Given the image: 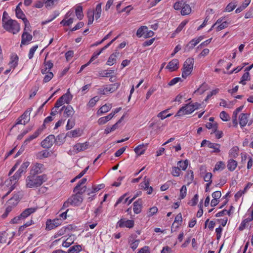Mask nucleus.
<instances>
[{
  "label": "nucleus",
  "instance_id": "obj_23",
  "mask_svg": "<svg viewBox=\"0 0 253 253\" xmlns=\"http://www.w3.org/2000/svg\"><path fill=\"white\" fill-rule=\"evenodd\" d=\"M82 132V130L79 128L68 132L66 134V136L70 137H77L80 136Z\"/></svg>",
  "mask_w": 253,
  "mask_h": 253
},
{
  "label": "nucleus",
  "instance_id": "obj_44",
  "mask_svg": "<svg viewBox=\"0 0 253 253\" xmlns=\"http://www.w3.org/2000/svg\"><path fill=\"white\" fill-rule=\"evenodd\" d=\"M88 25H90L93 23L94 20V12L92 10H89L87 12Z\"/></svg>",
  "mask_w": 253,
  "mask_h": 253
},
{
  "label": "nucleus",
  "instance_id": "obj_57",
  "mask_svg": "<svg viewBox=\"0 0 253 253\" xmlns=\"http://www.w3.org/2000/svg\"><path fill=\"white\" fill-rule=\"evenodd\" d=\"M250 221H251V219H250L248 217V218H246V219H244V220L241 222V224H240V226H239V229L240 230H241H241H243V229H245V227H246V226L248 222H250Z\"/></svg>",
  "mask_w": 253,
  "mask_h": 253
},
{
  "label": "nucleus",
  "instance_id": "obj_53",
  "mask_svg": "<svg viewBox=\"0 0 253 253\" xmlns=\"http://www.w3.org/2000/svg\"><path fill=\"white\" fill-rule=\"evenodd\" d=\"M48 154H49L48 152H47L46 150H43V151L39 152L37 155V157L38 158L41 159L43 158L48 157Z\"/></svg>",
  "mask_w": 253,
  "mask_h": 253
},
{
  "label": "nucleus",
  "instance_id": "obj_43",
  "mask_svg": "<svg viewBox=\"0 0 253 253\" xmlns=\"http://www.w3.org/2000/svg\"><path fill=\"white\" fill-rule=\"evenodd\" d=\"M82 250L80 245H76L71 247L68 250V253H78Z\"/></svg>",
  "mask_w": 253,
  "mask_h": 253
},
{
  "label": "nucleus",
  "instance_id": "obj_34",
  "mask_svg": "<svg viewBox=\"0 0 253 253\" xmlns=\"http://www.w3.org/2000/svg\"><path fill=\"white\" fill-rule=\"evenodd\" d=\"M239 148L237 146L233 147L229 151V155L231 158H235L238 156Z\"/></svg>",
  "mask_w": 253,
  "mask_h": 253
},
{
  "label": "nucleus",
  "instance_id": "obj_63",
  "mask_svg": "<svg viewBox=\"0 0 253 253\" xmlns=\"http://www.w3.org/2000/svg\"><path fill=\"white\" fill-rule=\"evenodd\" d=\"M229 23L227 21H224L222 23H221L220 24H219L217 27H216V30L217 31H219L225 28H226L228 26Z\"/></svg>",
  "mask_w": 253,
  "mask_h": 253
},
{
  "label": "nucleus",
  "instance_id": "obj_48",
  "mask_svg": "<svg viewBox=\"0 0 253 253\" xmlns=\"http://www.w3.org/2000/svg\"><path fill=\"white\" fill-rule=\"evenodd\" d=\"M99 100V97L98 96H95L91 98L87 104V106L89 108L93 107L95 106L96 102Z\"/></svg>",
  "mask_w": 253,
  "mask_h": 253
},
{
  "label": "nucleus",
  "instance_id": "obj_25",
  "mask_svg": "<svg viewBox=\"0 0 253 253\" xmlns=\"http://www.w3.org/2000/svg\"><path fill=\"white\" fill-rule=\"evenodd\" d=\"M18 57L16 54H13L11 57V61L9 62L10 68L14 69L18 64Z\"/></svg>",
  "mask_w": 253,
  "mask_h": 253
},
{
  "label": "nucleus",
  "instance_id": "obj_35",
  "mask_svg": "<svg viewBox=\"0 0 253 253\" xmlns=\"http://www.w3.org/2000/svg\"><path fill=\"white\" fill-rule=\"evenodd\" d=\"M30 163L29 162H26L23 163L20 168L19 169L16 171L17 173H18L20 176H21V174L25 172L28 168V167L29 166Z\"/></svg>",
  "mask_w": 253,
  "mask_h": 253
},
{
  "label": "nucleus",
  "instance_id": "obj_31",
  "mask_svg": "<svg viewBox=\"0 0 253 253\" xmlns=\"http://www.w3.org/2000/svg\"><path fill=\"white\" fill-rule=\"evenodd\" d=\"M76 15L79 20L83 18V7L81 5H77L75 10Z\"/></svg>",
  "mask_w": 253,
  "mask_h": 253
},
{
  "label": "nucleus",
  "instance_id": "obj_32",
  "mask_svg": "<svg viewBox=\"0 0 253 253\" xmlns=\"http://www.w3.org/2000/svg\"><path fill=\"white\" fill-rule=\"evenodd\" d=\"M251 0H245L243 3L236 9L235 12L236 13L241 12L249 5L251 2Z\"/></svg>",
  "mask_w": 253,
  "mask_h": 253
},
{
  "label": "nucleus",
  "instance_id": "obj_17",
  "mask_svg": "<svg viewBox=\"0 0 253 253\" xmlns=\"http://www.w3.org/2000/svg\"><path fill=\"white\" fill-rule=\"evenodd\" d=\"M148 144H141L136 147L134 151L135 153L138 155L140 156L143 154L147 149Z\"/></svg>",
  "mask_w": 253,
  "mask_h": 253
},
{
  "label": "nucleus",
  "instance_id": "obj_38",
  "mask_svg": "<svg viewBox=\"0 0 253 253\" xmlns=\"http://www.w3.org/2000/svg\"><path fill=\"white\" fill-rule=\"evenodd\" d=\"M101 11V3H100L96 5L95 11H94L96 19L100 17Z\"/></svg>",
  "mask_w": 253,
  "mask_h": 253
},
{
  "label": "nucleus",
  "instance_id": "obj_42",
  "mask_svg": "<svg viewBox=\"0 0 253 253\" xmlns=\"http://www.w3.org/2000/svg\"><path fill=\"white\" fill-rule=\"evenodd\" d=\"M65 137L63 134L58 135L56 138L55 137L54 143H55L57 145H60L64 143L65 141Z\"/></svg>",
  "mask_w": 253,
  "mask_h": 253
},
{
  "label": "nucleus",
  "instance_id": "obj_30",
  "mask_svg": "<svg viewBox=\"0 0 253 253\" xmlns=\"http://www.w3.org/2000/svg\"><path fill=\"white\" fill-rule=\"evenodd\" d=\"M21 4V3L20 2L17 6L16 9H15V12H16V17L18 18L21 19L23 20V19L24 18H26L25 17V14H24L23 12L22 11V10L19 7V5Z\"/></svg>",
  "mask_w": 253,
  "mask_h": 253
},
{
  "label": "nucleus",
  "instance_id": "obj_59",
  "mask_svg": "<svg viewBox=\"0 0 253 253\" xmlns=\"http://www.w3.org/2000/svg\"><path fill=\"white\" fill-rule=\"evenodd\" d=\"M220 118L223 121H227L230 119V116L225 111H222L220 113Z\"/></svg>",
  "mask_w": 253,
  "mask_h": 253
},
{
  "label": "nucleus",
  "instance_id": "obj_64",
  "mask_svg": "<svg viewBox=\"0 0 253 253\" xmlns=\"http://www.w3.org/2000/svg\"><path fill=\"white\" fill-rule=\"evenodd\" d=\"M110 119H109L108 117L107 116L103 117H101L98 120V124L99 125L105 124L106 122L109 121Z\"/></svg>",
  "mask_w": 253,
  "mask_h": 253
},
{
  "label": "nucleus",
  "instance_id": "obj_47",
  "mask_svg": "<svg viewBox=\"0 0 253 253\" xmlns=\"http://www.w3.org/2000/svg\"><path fill=\"white\" fill-rule=\"evenodd\" d=\"M86 180L87 179L85 178L82 179L79 182L76 186L74 188L73 192H76V191H78V190H80V189L83 187L81 186L86 182Z\"/></svg>",
  "mask_w": 253,
  "mask_h": 253
},
{
  "label": "nucleus",
  "instance_id": "obj_14",
  "mask_svg": "<svg viewBox=\"0 0 253 253\" xmlns=\"http://www.w3.org/2000/svg\"><path fill=\"white\" fill-rule=\"evenodd\" d=\"M44 169V166L41 163H36L34 164L31 170V173L38 175V174L42 173Z\"/></svg>",
  "mask_w": 253,
  "mask_h": 253
},
{
  "label": "nucleus",
  "instance_id": "obj_1",
  "mask_svg": "<svg viewBox=\"0 0 253 253\" xmlns=\"http://www.w3.org/2000/svg\"><path fill=\"white\" fill-rule=\"evenodd\" d=\"M47 180L46 175H38L31 174L27 176L26 179V186L27 188H37Z\"/></svg>",
  "mask_w": 253,
  "mask_h": 253
},
{
  "label": "nucleus",
  "instance_id": "obj_29",
  "mask_svg": "<svg viewBox=\"0 0 253 253\" xmlns=\"http://www.w3.org/2000/svg\"><path fill=\"white\" fill-rule=\"evenodd\" d=\"M237 166V162L235 160L230 159L228 161L227 168L229 170L233 171L236 168Z\"/></svg>",
  "mask_w": 253,
  "mask_h": 253
},
{
  "label": "nucleus",
  "instance_id": "obj_21",
  "mask_svg": "<svg viewBox=\"0 0 253 253\" xmlns=\"http://www.w3.org/2000/svg\"><path fill=\"white\" fill-rule=\"evenodd\" d=\"M120 53L117 51H116L114 53H112L109 57L107 64L109 66H112L116 63V58L119 55Z\"/></svg>",
  "mask_w": 253,
  "mask_h": 253
},
{
  "label": "nucleus",
  "instance_id": "obj_11",
  "mask_svg": "<svg viewBox=\"0 0 253 253\" xmlns=\"http://www.w3.org/2000/svg\"><path fill=\"white\" fill-rule=\"evenodd\" d=\"M62 111H63L64 117L67 118L72 117L75 113L73 108L70 105L63 106L60 110V113Z\"/></svg>",
  "mask_w": 253,
  "mask_h": 253
},
{
  "label": "nucleus",
  "instance_id": "obj_39",
  "mask_svg": "<svg viewBox=\"0 0 253 253\" xmlns=\"http://www.w3.org/2000/svg\"><path fill=\"white\" fill-rule=\"evenodd\" d=\"M206 126L208 129H212V132H215L217 129V124L216 123L208 122L206 124Z\"/></svg>",
  "mask_w": 253,
  "mask_h": 253
},
{
  "label": "nucleus",
  "instance_id": "obj_9",
  "mask_svg": "<svg viewBox=\"0 0 253 253\" xmlns=\"http://www.w3.org/2000/svg\"><path fill=\"white\" fill-rule=\"evenodd\" d=\"M62 223V220L60 219H54L53 220L48 219L46 222V229L48 230H51Z\"/></svg>",
  "mask_w": 253,
  "mask_h": 253
},
{
  "label": "nucleus",
  "instance_id": "obj_37",
  "mask_svg": "<svg viewBox=\"0 0 253 253\" xmlns=\"http://www.w3.org/2000/svg\"><path fill=\"white\" fill-rule=\"evenodd\" d=\"M64 103L69 104L72 98V96L69 93H66L60 97Z\"/></svg>",
  "mask_w": 253,
  "mask_h": 253
},
{
  "label": "nucleus",
  "instance_id": "obj_18",
  "mask_svg": "<svg viewBox=\"0 0 253 253\" xmlns=\"http://www.w3.org/2000/svg\"><path fill=\"white\" fill-rule=\"evenodd\" d=\"M178 60L176 59H174L168 63L167 68L171 72L175 71L178 69Z\"/></svg>",
  "mask_w": 253,
  "mask_h": 253
},
{
  "label": "nucleus",
  "instance_id": "obj_5",
  "mask_svg": "<svg viewBox=\"0 0 253 253\" xmlns=\"http://www.w3.org/2000/svg\"><path fill=\"white\" fill-rule=\"evenodd\" d=\"M3 28L7 31L15 34L19 32L20 28L18 22L14 20L9 19L2 24Z\"/></svg>",
  "mask_w": 253,
  "mask_h": 253
},
{
  "label": "nucleus",
  "instance_id": "obj_4",
  "mask_svg": "<svg viewBox=\"0 0 253 253\" xmlns=\"http://www.w3.org/2000/svg\"><path fill=\"white\" fill-rule=\"evenodd\" d=\"M20 177L21 176L19 175V174L16 172L14 175L10 177L9 179H6L4 181L3 185V186H5L8 187L9 185H10V186L9 188L8 191L2 197V199H4L5 197H6L15 188V185Z\"/></svg>",
  "mask_w": 253,
  "mask_h": 253
},
{
  "label": "nucleus",
  "instance_id": "obj_58",
  "mask_svg": "<svg viewBox=\"0 0 253 253\" xmlns=\"http://www.w3.org/2000/svg\"><path fill=\"white\" fill-rule=\"evenodd\" d=\"M38 48V45H36L34 46H33L29 51V54H28V57L30 59H32L33 57L34 54L35 52L36 51L37 48Z\"/></svg>",
  "mask_w": 253,
  "mask_h": 253
},
{
  "label": "nucleus",
  "instance_id": "obj_19",
  "mask_svg": "<svg viewBox=\"0 0 253 253\" xmlns=\"http://www.w3.org/2000/svg\"><path fill=\"white\" fill-rule=\"evenodd\" d=\"M21 38V46L22 44H27L32 40L33 37L31 34L25 32L23 33Z\"/></svg>",
  "mask_w": 253,
  "mask_h": 253
},
{
  "label": "nucleus",
  "instance_id": "obj_60",
  "mask_svg": "<svg viewBox=\"0 0 253 253\" xmlns=\"http://www.w3.org/2000/svg\"><path fill=\"white\" fill-rule=\"evenodd\" d=\"M46 74V75L45 76L43 79V82L44 83L49 82L53 77V74L51 72H48Z\"/></svg>",
  "mask_w": 253,
  "mask_h": 253
},
{
  "label": "nucleus",
  "instance_id": "obj_27",
  "mask_svg": "<svg viewBox=\"0 0 253 253\" xmlns=\"http://www.w3.org/2000/svg\"><path fill=\"white\" fill-rule=\"evenodd\" d=\"M208 147L213 149L212 152L218 153L220 152V145L217 143H214L211 142H208Z\"/></svg>",
  "mask_w": 253,
  "mask_h": 253
},
{
  "label": "nucleus",
  "instance_id": "obj_40",
  "mask_svg": "<svg viewBox=\"0 0 253 253\" xmlns=\"http://www.w3.org/2000/svg\"><path fill=\"white\" fill-rule=\"evenodd\" d=\"M59 0H47L45 2V6L47 8H51L57 4Z\"/></svg>",
  "mask_w": 253,
  "mask_h": 253
},
{
  "label": "nucleus",
  "instance_id": "obj_16",
  "mask_svg": "<svg viewBox=\"0 0 253 253\" xmlns=\"http://www.w3.org/2000/svg\"><path fill=\"white\" fill-rule=\"evenodd\" d=\"M88 143L84 142L83 143H77L74 146V150L76 152L84 151L88 148Z\"/></svg>",
  "mask_w": 253,
  "mask_h": 253
},
{
  "label": "nucleus",
  "instance_id": "obj_62",
  "mask_svg": "<svg viewBox=\"0 0 253 253\" xmlns=\"http://www.w3.org/2000/svg\"><path fill=\"white\" fill-rule=\"evenodd\" d=\"M180 169L178 167H173L171 174L174 176H178L180 175Z\"/></svg>",
  "mask_w": 253,
  "mask_h": 253
},
{
  "label": "nucleus",
  "instance_id": "obj_24",
  "mask_svg": "<svg viewBox=\"0 0 253 253\" xmlns=\"http://www.w3.org/2000/svg\"><path fill=\"white\" fill-rule=\"evenodd\" d=\"M249 115L247 114H242L239 117V123L241 126H245L248 121Z\"/></svg>",
  "mask_w": 253,
  "mask_h": 253
},
{
  "label": "nucleus",
  "instance_id": "obj_20",
  "mask_svg": "<svg viewBox=\"0 0 253 253\" xmlns=\"http://www.w3.org/2000/svg\"><path fill=\"white\" fill-rule=\"evenodd\" d=\"M142 201L139 199L133 203V211L135 213L138 214L141 211Z\"/></svg>",
  "mask_w": 253,
  "mask_h": 253
},
{
  "label": "nucleus",
  "instance_id": "obj_52",
  "mask_svg": "<svg viewBox=\"0 0 253 253\" xmlns=\"http://www.w3.org/2000/svg\"><path fill=\"white\" fill-rule=\"evenodd\" d=\"M177 165L178 166V168H179L180 169H181L182 170H184L187 167L188 162L187 160L184 161H180L178 162Z\"/></svg>",
  "mask_w": 253,
  "mask_h": 253
},
{
  "label": "nucleus",
  "instance_id": "obj_10",
  "mask_svg": "<svg viewBox=\"0 0 253 253\" xmlns=\"http://www.w3.org/2000/svg\"><path fill=\"white\" fill-rule=\"evenodd\" d=\"M54 141L55 136L54 135H49L42 141L41 145L44 148H49L53 145Z\"/></svg>",
  "mask_w": 253,
  "mask_h": 253
},
{
  "label": "nucleus",
  "instance_id": "obj_6",
  "mask_svg": "<svg viewBox=\"0 0 253 253\" xmlns=\"http://www.w3.org/2000/svg\"><path fill=\"white\" fill-rule=\"evenodd\" d=\"M194 62V59L192 58H188L184 62L182 72V78L186 79L190 75L193 70Z\"/></svg>",
  "mask_w": 253,
  "mask_h": 253
},
{
  "label": "nucleus",
  "instance_id": "obj_51",
  "mask_svg": "<svg viewBox=\"0 0 253 253\" xmlns=\"http://www.w3.org/2000/svg\"><path fill=\"white\" fill-rule=\"evenodd\" d=\"M114 73V70H110L109 71H101L98 72V76L102 77H110V74Z\"/></svg>",
  "mask_w": 253,
  "mask_h": 253
},
{
  "label": "nucleus",
  "instance_id": "obj_54",
  "mask_svg": "<svg viewBox=\"0 0 253 253\" xmlns=\"http://www.w3.org/2000/svg\"><path fill=\"white\" fill-rule=\"evenodd\" d=\"M184 2L183 0L176 2L173 5V8L177 10L181 9L182 6L184 5Z\"/></svg>",
  "mask_w": 253,
  "mask_h": 253
},
{
  "label": "nucleus",
  "instance_id": "obj_13",
  "mask_svg": "<svg viewBox=\"0 0 253 253\" xmlns=\"http://www.w3.org/2000/svg\"><path fill=\"white\" fill-rule=\"evenodd\" d=\"M22 194L20 192H18L17 193L15 194L13 196L7 201V205L12 207L15 206L19 202L20 199V196Z\"/></svg>",
  "mask_w": 253,
  "mask_h": 253
},
{
  "label": "nucleus",
  "instance_id": "obj_61",
  "mask_svg": "<svg viewBox=\"0 0 253 253\" xmlns=\"http://www.w3.org/2000/svg\"><path fill=\"white\" fill-rule=\"evenodd\" d=\"M75 125V122L74 120H72L71 119H69L67 122V124L66 126L67 130H69L72 128Z\"/></svg>",
  "mask_w": 253,
  "mask_h": 253
},
{
  "label": "nucleus",
  "instance_id": "obj_22",
  "mask_svg": "<svg viewBox=\"0 0 253 253\" xmlns=\"http://www.w3.org/2000/svg\"><path fill=\"white\" fill-rule=\"evenodd\" d=\"M42 130L43 128H39V129H38L33 134L30 135L24 141V144L25 145H27L31 141L37 137L39 136V135L42 132Z\"/></svg>",
  "mask_w": 253,
  "mask_h": 253
},
{
  "label": "nucleus",
  "instance_id": "obj_8",
  "mask_svg": "<svg viewBox=\"0 0 253 253\" xmlns=\"http://www.w3.org/2000/svg\"><path fill=\"white\" fill-rule=\"evenodd\" d=\"M32 111V109L29 108L26 110L25 112L17 119L16 124L25 125L30 121V114Z\"/></svg>",
  "mask_w": 253,
  "mask_h": 253
},
{
  "label": "nucleus",
  "instance_id": "obj_12",
  "mask_svg": "<svg viewBox=\"0 0 253 253\" xmlns=\"http://www.w3.org/2000/svg\"><path fill=\"white\" fill-rule=\"evenodd\" d=\"M117 226L120 227H127L129 228H132L134 226V221L132 220H126L125 219H121L117 222Z\"/></svg>",
  "mask_w": 253,
  "mask_h": 253
},
{
  "label": "nucleus",
  "instance_id": "obj_2",
  "mask_svg": "<svg viewBox=\"0 0 253 253\" xmlns=\"http://www.w3.org/2000/svg\"><path fill=\"white\" fill-rule=\"evenodd\" d=\"M86 190L85 186H83L80 190H78L75 194L73 195L68 199V202H70V205L73 206H78L81 204L83 202V198L81 195L85 192Z\"/></svg>",
  "mask_w": 253,
  "mask_h": 253
},
{
  "label": "nucleus",
  "instance_id": "obj_7",
  "mask_svg": "<svg viewBox=\"0 0 253 253\" xmlns=\"http://www.w3.org/2000/svg\"><path fill=\"white\" fill-rule=\"evenodd\" d=\"M191 104H187L185 106L181 107L175 115V117H182L185 115H188L194 111Z\"/></svg>",
  "mask_w": 253,
  "mask_h": 253
},
{
  "label": "nucleus",
  "instance_id": "obj_3",
  "mask_svg": "<svg viewBox=\"0 0 253 253\" xmlns=\"http://www.w3.org/2000/svg\"><path fill=\"white\" fill-rule=\"evenodd\" d=\"M37 208H30L25 209L22 212L13 218L10 221L11 224H19L21 223L27 217L30 216L32 213L35 212Z\"/></svg>",
  "mask_w": 253,
  "mask_h": 253
},
{
  "label": "nucleus",
  "instance_id": "obj_50",
  "mask_svg": "<svg viewBox=\"0 0 253 253\" xmlns=\"http://www.w3.org/2000/svg\"><path fill=\"white\" fill-rule=\"evenodd\" d=\"M150 180L145 176L144 178V181L141 182L140 184L141 188H143L144 190H146V188H148L149 186Z\"/></svg>",
  "mask_w": 253,
  "mask_h": 253
},
{
  "label": "nucleus",
  "instance_id": "obj_15",
  "mask_svg": "<svg viewBox=\"0 0 253 253\" xmlns=\"http://www.w3.org/2000/svg\"><path fill=\"white\" fill-rule=\"evenodd\" d=\"M120 86V84L115 83L106 86L102 91H100L102 94H105L106 92H113L116 90Z\"/></svg>",
  "mask_w": 253,
  "mask_h": 253
},
{
  "label": "nucleus",
  "instance_id": "obj_49",
  "mask_svg": "<svg viewBox=\"0 0 253 253\" xmlns=\"http://www.w3.org/2000/svg\"><path fill=\"white\" fill-rule=\"evenodd\" d=\"M23 21L25 25V27L24 29L23 32H26V33H28L29 31H31V27L29 21L28 20V19L27 18H24L23 19Z\"/></svg>",
  "mask_w": 253,
  "mask_h": 253
},
{
  "label": "nucleus",
  "instance_id": "obj_55",
  "mask_svg": "<svg viewBox=\"0 0 253 253\" xmlns=\"http://www.w3.org/2000/svg\"><path fill=\"white\" fill-rule=\"evenodd\" d=\"M207 85L205 84H203L201 86L195 90V93L198 92L200 94H203L207 89Z\"/></svg>",
  "mask_w": 253,
  "mask_h": 253
},
{
  "label": "nucleus",
  "instance_id": "obj_56",
  "mask_svg": "<svg viewBox=\"0 0 253 253\" xmlns=\"http://www.w3.org/2000/svg\"><path fill=\"white\" fill-rule=\"evenodd\" d=\"M73 22V18H70L68 20H66L65 18L62 20L60 24L64 26H69Z\"/></svg>",
  "mask_w": 253,
  "mask_h": 253
},
{
  "label": "nucleus",
  "instance_id": "obj_33",
  "mask_svg": "<svg viewBox=\"0 0 253 253\" xmlns=\"http://www.w3.org/2000/svg\"><path fill=\"white\" fill-rule=\"evenodd\" d=\"M112 108V105L111 104L107 105L105 104L102 107L99 109V111H98V115H100L101 114L105 113L108 112Z\"/></svg>",
  "mask_w": 253,
  "mask_h": 253
},
{
  "label": "nucleus",
  "instance_id": "obj_28",
  "mask_svg": "<svg viewBox=\"0 0 253 253\" xmlns=\"http://www.w3.org/2000/svg\"><path fill=\"white\" fill-rule=\"evenodd\" d=\"M182 221V215L180 213H178L175 217L174 222L173 223L171 226V231L174 228L175 224H176V228H178Z\"/></svg>",
  "mask_w": 253,
  "mask_h": 253
},
{
  "label": "nucleus",
  "instance_id": "obj_46",
  "mask_svg": "<svg viewBox=\"0 0 253 253\" xmlns=\"http://www.w3.org/2000/svg\"><path fill=\"white\" fill-rule=\"evenodd\" d=\"M212 174L211 172H207L205 175L204 176V179L205 181L208 182L207 183V187H209L212 182L211 180L212 177Z\"/></svg>",
  "mask_w": 253,
  "mask_h": 253
},
{
  "label": "nucleus",
  "instance_id": "obj_36",
  "mask_svg": "<svg viewBox=\"0 0 253 253\" xmlns=\"http://www.w3.org/2000/svg\"><path fill=\"white\" fill-rule=\"evenodd\" d=\"M251 79L250 74L249 72H246L245 73L241 78V80L240 82V84H242L243 85H245L246 84V81H250Z\"/></svg>",
  "mask_w": 253,
  "mask_h": 253
},
{
  "label": "nucleus",
  "instance_id": "obj_26",
  "mask_svg": "<svg viewBox=\"0 0 253 253\" xmlns=\"http://www.w3.org/2000/svg\"><path fill=\"white\" fill-rule=\"evenodd\" d=\"M191 8L190 5L188 4H186L185 1L184 2V5L182 6L181 10V14L182 15H188L191 13Z\"/></svg>",
  "mask_w": 253,
  "mask_h": 253
},
{
  "label": "nucleus",
  "instance_id": "obj_45",
  "mask_svg": "<svg viewBox=\"0 0 253 253\" xmlns=\"http://www.w3.org/2000/svg\"><path fill=\"white\" fill-rule=\"evenodd\" d=\"M145 30H147L146 26H142V27H140L137 31V32H136L137 36L138 37H141L142 36L144 37V35L146 33Z\"/></svg>",
  "mask_w": 253,
  "mask_h": 253
},
{
  "label": "nucleus",
  "instance_id": "obj_41",
  "mask_svg": "<svg viewBox=\"0 0 253 253\" xmlns=\"http://www.w3.org/2000/svg\"><path fill=\"white\" fill-rule=\"evenodd\" d=\"M203 39L202 37H200L197 39H193L191 41L187 46H189L191 48H193L196 46Z\"/></svg>",
  "mask_w": 253,
  "mask_h": 253
}]
</instances>
